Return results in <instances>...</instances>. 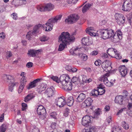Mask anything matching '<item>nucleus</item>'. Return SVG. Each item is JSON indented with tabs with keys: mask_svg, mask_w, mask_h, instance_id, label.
I'll return each mask as SVG.
<instances>
[{
	"mask_svg": "<svg viewBox=\"0 0 132 132\" xmlns=\"http://www.w3.org/2000/svg\"><path fill=\"white\" fill-rule=\"evenodd\" d=\"M75 35L74 32L70 35L68 32H62L59 37V41L61 43L59 46L58 51H62L67 45L69 44V43L73 42L75 39Z\"/></svg>",
	"mask_w": 132,
	"mask_h": 132,
	"instance_id": "f257e3e1",
	"label": "nucleus"
},
{
	"mask_svg": "<svg viewBox=\"0 0 132 132\" xmlns=\"http://www.w3.org/2000/svg\"><path fill=\"white\" fill-rule=\"evenodd\" d=\"M62 17L61 15H58L53 18L49 19L47 23L43 26L42 25L41 27H42L43 29H45L46 31H50L52 29L53 24L55 23H56L58 21L60 20Z\"/></svg>",
	"mask_w": 132,
	"mask_h": 132,
	"instance_id": "f03ea898",
	"label": "nucleus"
},
{
	"mask_svg": "<svg viewBox=\"0 0 132 132\" xmlns=\"http://www.w3.org/2000/svg\"><path fill=\"white\" fill-rule=\"evenodd\" d=\"M97 32H99L102 38L105 39L111 37L114 33V30L110 29L100 30Z\"/></svg>",
	"mask_w": 132,
	"mask_h": 132,
	"instance_id": "7ed1b4c3",
	"label": "nucleus"
},
{
	"mask_svg": "<svg viewBox=\"0 0 132 132\" xmlns=\"http://www.w3.org/2000/svg\"><path fill=\"white\" fill-rule=\"evenodd\" d=\"M110 75L109 73L107 72L106 73L102 75L100 78V81H103L104 84L107 86L111 87L113 85V83L111 80L110 81H108V77Z\"/></svg>",
	"mask_w": 132,
	"mask_h": 132,
	"instance_id": "20e7f679",
	"label": "nucleus"
},
{
	"mask_svg": "<svg viewBox=\"0 0 132 132\" xmlns=\"http://www.w3.org/2000/svg\"><path fill=\"white\" fill-rule=\"evenodd\" d=\"M42 26V24H39L35 26L33 29V31H30L27 33L26 36V38L28 40L31 39L33 36L38 32V29Z\"/></svg>",
	"mask_w": 132,
	"mask_h": 132,
	"instance_id": "39448f33",
	"label": "nucleus"
},
{
	"mask_svg": "<svg viewBox=\"0 0 132 132\" xmlns=\"http://www.w3.org/2000/svg\"><path fill=\"white\" fill-rule=\"evenodd\" d=\"M125 1L122 5V10L125 11H129L132 9V3L129 0Z\"/></svg>",
	"mask_w": 132,
	"mask_h": 132,
	"instance_id": "423d86ee",
	"label": "nucleus"
},
{
	"mask_svg": "<svg viewBox=\"0 0 132 132\" xmlns=\"http://www.w3.org/2000/svg\"><path fill=\"white\" fill-rule=\"evenodd\" d=\"M79 19V17L77 14H72L68 17V19H65V21L67 23L71 24L76 22Z\"/></svg>",
	"mask_w": 132,
	"mask_h": 132,
	"instance_id": "0eeeda50",
	"label": "nucleus"
},
{
	"mask_svg": "<svg viewBox=\"0 0 132 132\" xmlns=\"http://www.w3.org/2000/svg\"><path fill=\"white\" fill-rule=\"evenodd\" d=\"M107 52L109 55L111 56L115 55V57L117 59H120L121 58V56L116 49L112 48H110L108 49Z\"/></svg>",
	"mask_w": 132,
	"mask_h": 132,
	"instance_id": "6e6552de",
	"label": "nucleus"
},
{
	"mask_svg": "<svg viewBox=\"0 0 132 132\" xmlns=\"http://www.w3.org/2000/svg\"><path fill=\"white\" fill-rule=\"evenodd\" d=\"M115 17L118 24L120 25H122L125 22V18L123 15L121 14H116Z\"/></svg>",
	"mask_w": 132,
	"mask_h": 132,
	"instance_id": "1a4fd4ad",
	"label": "nucleus"
},
{
	"mask_svg": "<svg viewBox=\"0 0 132 132\" xmlns=\"http://www.w3.org/2000/svg\"><path fill=\"white\" fill-rule=\"evenodd\" d=\"M111 63L109 61H106L102 62V68L106 72H109L110 71L112 67L111 66Z\"/></svg>",
	"mask_w": 132,
	"mask_h": 132,
	"instance_id": "9d476101",
	"label": "nucleus"
},
{
	"mask_svg": "<svg viewBox=\"0 0 132 132\" xmlns=\"http://www.w3.org/2000/svg\"><path fill=\"white\" fill-rule=\"evenodd\" d=\"M61 97L56 98L55 100V103L56 105L59 107H63L66 104L65 101L63 98V96Z\"/></svg>",
	"mask_w": 132,
	"mask_h": 132,
	"instance_id": "9b49d317",
	"label": "nucleus"
},
{
	"mask_svg": "<svg viewBox=\"0 0 132 132\" xmlns=\"http://www.w3.org/2000/svg\"><path fill=\"white\" fill-rule=\"evenodd\" d=\"M37 112L38 115L44 117H45V114L46 113V110L44 107L40 105L39 106L37 109Z\"/></svg>",
	"mask_w": 132,
	"mask_h": 132,
	"instance_id": "f8f14e48",
	"label": "nucleus"
},
{
	"mask_svg": "<svg viewBox=\"0 0 132 132\" xmlns=\"http://www.w3.org/2000/svg\"><path fill=\"white\" fill-rule=\"evenodd\" d=\"M26 81V78L25 77H23L21 78L20 80L21 84L19 87L18 90L19 93H20L22 91Z\"/></svg>",
	"mask_w": 132,
	"mask_h": 132,
	"instance_id": "ddd939ff",
	"label": "nucleus"
},
{
	"mask_svg": "<svg viewBox=\"0 0 132 132\" xmlns=\"http://www.w3.org/2000/svg\"><path fill=\"white\" fill-rule=\"evenodd\" d=\"M3 79L5 81L9 83H12L14 81L13 77L10 75L4 74L3 76Z\"/></svg>",
	"mask_w": 132,
	"mask_h": 132,
	"instance_id": "4468645a",
	"label": "nucleus"
},
{
	"mask_svg": "<svg viewBox=\"0 0 132 132\" xmlns=\"http://www.w3.org/2000/svg\"><path fill=\"white\" fill-rule=\"evenodd\" d=\"M62 87L65 90L70 91L72 89V83L69 80L68 81L66 82V84L62 85Z\"/></svg>",
	"mask_w": 132,
	"mask_h": 132,
	"instance_id": "2eb2a0df",
	"label": "nucleus"
},
{
	"mask_svg": "<svg viewBox=\"0 0 132 132\" xmlns=\"http://www.w3.org/2000/svg\"><path fill=\"white\" fill-rule=\"evenodd\" d=\"M91 116H85L82 119V124L84 126L86 125L91 122Z\"/></svg>",
	"mask_w": 132,
	"mask_h": 132,
	"instance_id": "dca6fc26",
	"label": "nucleus"
},
{
	"mask_svg": "<svg viewBox=\"0 0 132 132\" xmlns=\"http://www.w3.org/2000/svg\"><path fill=\"white\" fill-rule=\"evenodd\" d=\"M119 71L122 76H125L127 74V69L124 65L120 66L119 68Z\"/></svg>",
	"mask_w": 132,
	"mask_h": 132,
	"instance_id": "f3484780",
	"label": "nucleus"
},
{
	"mask_svg": "<svg viewBox=\"0 0 132 132\" xmlns=\"http://www.w3.org/2000/svg\"><path fill=\"white\" fill-rule=\"evenodd\" d=\"M59 79V82H61L62 86L66 84V82H67L68 81V80H69L70 78L68 76L62 75L61 76Z\"/></svg>",
	"mask_w": 132,
	"mask_h": 132,
	"instance_id": "a211bd4d",
	"label": "nucleus"
},
{
	"mask_svg": "<svg viewBox=\"0 0 132 132\" xmlns=\"http://www.w3.org/2000/svg\"><path fill=\"white\" fill-rule=\"evenodd\" d=\"M54 88L52 87L47 88L45 92V93L48 95V97H50L52 96L54 94Z\"/></svg>",
	"mask_w": 132,
	"mask_h": 132,
	"instance_id": "6ab92c4d",
	"label": "nucleus"
},
{
	"mask_svg": "<svg viewBox=\"0 0 132 132\" xmlns=\"http://www.w3.org/2000/svg\"><path fill=\"white\" fill-rule=\"evenodd\" d=\"M93 100L90 97H88L85 101L84 102L82 103V106L83 108H86L91 105Z\"/></svg>",
	"mask_w": 132,
	"mask_h": 132,
	"instance_id": "aec40b11",
	"label": "nucleus"
},
{
	"mask_svg": "<svg viewBox=\"0 0 132 132\" xmlns=\"http://www.w3.org/2000/svg\"><path fill=\"white\" fill-rule=\"evenodd\" d=\"M122 33L120 30H118L113 36L114 39H121L122 38Z\"/></svg>",
	"mask_w": 132,
	"mask_h": 132,
	"instance_id": "412c9836",
	"label": "nucleus"
},
{
	"mask_svg": "<svg viewBox=\"0 0 132 132\" xmlns=\"http://www.w3.org/2000/svg\"><path fill=\"white\" fill-rule=\"evenodd\" d=\"M123 96L122 95L118 96L115 98V102L120 104H122L123 102Z\"/></svg>",
	"mask_w": 132,
	"mask_h": 132,
	"instance_id": "4be33fe9",
	"label": "nucleus"
},
{
	"mask_svg": "<svg viewBox=\"0 0 132 132\" xmlns=\"http://www.w3.org/2000/svg\"><path fill=\"white\" fill-rule=\"evenodd\" d=\"M45 10L46 11H50L54 8V6L51 3H47L45 5Z\"/></svg>",
	"mask_w": 132,
	"mask_h": 132,
	"instance_id": "5701e85b",
	"label": "nucleus"
},
{
	"mask_svg": "<svg viewBox=\"0 0 132 132\" xmlns=\"http://www.w3.org/2000/svg\"><path fill=\"white\" fill-rule=\"evenodd\" d=\"M40 51L39 50H31L28 51V54L30 55L31 56L35 57Z\"/></svg>",
	"mask_w": 132,
	"mask_h": 132,
	"instance_id": "b1692460",
	"label": "nucleus"
},
{
	"mask_svg": "<svg viewBox=\"0 0 132 132\" xmlns=\"http://www.w3.org/2000/svg\"><path fill=\"white\" fill-rule=\"evenodd\" d=\"M85 97L86 95L85 94L83 93H81L77 98L76 101L78 102H81L85 98Z\"/></svg>",
	"mask_w": 132,
	"mask_h": 132,
	"instance_id": "393cba45",
	"label": "nucleus"
},
{
	"mask_svg": "<svg viewBox=\"0 0 132 132\" xmlns=\"http://www.w3.org/2000/svg\"><path fill=\"white\" fill-rule=\"evenodd\" d=\"M35 96V95L33 94H28L25 97L24 101L26 102H27L34 97Z\"/></svg>",
	"mask_w": 132,
	"mask_h": 132,
	"instance_id": "a878e982",
	"label": "nucleus"
},
{
	"mask_svg": "<svg viewBox=\"0 0 132 132\" xmlns=\"http://www.w3.org/2000/svg\"><path fill=\"white\" fill-rule=\"evenodd\" d=\"M47 87V85L45 84H42L40 86V88L37 89L38 92L40 94Z\"/></svg>",
	"mask_w": 132,
	"mask_h": 132,
	"instance_id": "bb28decb",
	"label": "nucleus"
},
{
	"mask_svg": "<svg viewBox=\"0 0 132 132\" xmlns=\"http://www.w3.org/2000/svg\"><path fill=\"white\" fill-rule=\"evenodd\" d=\"M74 100L73 97L70 96L69 97L67 100V104L69 106H72Z\"/></svg>",
	"mask_w": 132,
	"mask_h": 132,
	"instance_id": "cd10ccee",
	"label": "nucleus"
},
{
	"mask_svg": "<svg viewBox=\"0 0 132 132\" xmlns=\"http://www.w3.org/2000/svg\"><path fill=\"white\" fill-rule=\"evenodd\" d=\"M92 4L89 3L86 4L82 8V11L83 13H84L86 12L92 6Z\"/></svg>",
	"mask_w": 132,
	"mask_h": 132,
	"instance_id": "c85d7f7f",
	"label": "nucleus"
},
{
	"mask_svg": "<svg viewBox=\"0 0 132 132\" xmlns=\"http://www.w3.org/2000/svg\"><path fill=\"white\" fill-rule=\"evenodd\" d=\"M100 111L99 108L98 109V110H96L95 111L94 113V115L93 116H91L92 118H93L97 119L98 118V116H99L100 114Z\"/></svg>",
	"mask_w": 132,
	"mask_h": 132,
	"instance_id": "c756f323",
	"label": "nucleus"
},
{
	"mask_svg": "<svg viewBox=\"0 0 132 132\" xmlns=\"http://www.w3.org/2000/svg\"><path fill=\"white\" fill-rule=\"evenodd\" d=\"M71 82L73 83L76 84H78L79 82V78L76 77H74L72 79Z\"/></svg>",
	"mask_w": 132,
	"mask_h": 132,
	"instance_id": "7c9ffc66",
	"label": "nucleus"
},
{
	"mask_svg": "<svg viewBox=\"0 0 132 132\" xmlns=\"http://www.w3.org/2000/svg\"><path fill=\"white\" fill-rule=\"evenodd\" d=\"M82 43L84 45H87L89 44V39L87 38H84L82 39Z\"/></svg>",
	"mask_w": 132,
	"mask_h": 132,
	"instance_id": "2f4dec72",
	"label": "nucleus"
},
{
	"mask_svg": "<svg viewBox=\"0 0 132 132\" xmlns=\"http://www.w3.org/2000/svg\"><path fill=\"white\" fill-rule=\"evenodd\" d=\"M6 128L5 124H2L0 127V132H5L6 130Z\"/></svg>",
	"mask_w": 132,
	"mask_h": 132,
	"instance_id": "473e14b6",
	"label": "nucleus"
},
{
	"mask_svg": "<svg viewBox=\"0 0 132 132\" xmlns=\"http://www.w3.org/2000/svg\"><path fill=\"white\" fill-rule=\"evenodd\" d=\"M37 9L40 12L46 11L45 10V6H43L41 5H39L37 7Z\"/></svg>",
	"mask_w": 132,
	"mask_h": 132,
	"instance_id": "72a5a7b5",
	"label": "nucleus"
},
{
	"mask_svg": "<svg viewBox=\"0 0 132 132\" xmlns=\"http://www.w3.org/2000/svg\"><path fill=\"white\" fill-rule=\"evenodd\" d=\"M95 129L93 127L89 128V129H84L83 130L82 132H95Z\"/></svg>",
	"mask_w": 132,
	"mask_h": 132,
	"instance_id": "f704fd0d",
	"label": "nucleus"
},
{
	"mask_svg": "<svg viewBox=\"0 0 132 132\" xmlns=\"http://www.w3.org/2000/svg\"><path fill=\"white\" fill-rule=\"evenodd\" d=\"M12 85L10 86H9V90L11 92H12L13 89V87L15 86L16 85H17L18 84L17 82H16L14 83H11Z\"/></svg>",
	"mask_w": 132,
	"mask_h": 132,
	"instance_id": "c9c22d12",
	"label": "nucleus"
},
{
	"mask_svg": "<svg viewBox=\"0 0 132 132\" xmlns=\"http://www.w3.org/2000/svg\"><path fill=\"white\" fill-rule=\"evenodd\" d=\"M122 126L124 128L126 129H127L129 128V126L125 121H122Z\"/></svg>",
	"mask_w": 132,
	"mask_h": 132,
	"instance_id": "e433bc0d",
	"label": "nucleus"
},
{
	"mask_svg": "<svg viewBox=\"0 0 132 132\" xmlns=\"http://www.w3.org/2000/svg\"><path fill=\"white\" fill-rule=\"evenodd\" d=\"M86 31L87 34H90L94 31L93 28L91 27L87 28L86 29Z\"/></svg>",
	"mask_w": 132,
	"mask_h": 132,
	"instance_id": "4c0bfd02",
	"label": "nucleus"
},
{
	"mask_svg": "<svg viewBox=\"0 0 132 132\" xmlns=\"http://www.w3.org/2000/svg\"><path fill=\"white\" fill-rule=\"evenodd\" d=\"M54 81H56L58 83L59 82V80L58 77L57 76H52L50 77Z\"/></svg>",
	"mask_w": 132,
	"mask_h": 132,
	"instance_id": "58836bf2",
	"label": "nucleus"
},
{
	"mask_svg": "<svg viewBox=\"0 0 132 132\" xmlns=\"http://www.w3.org/2000/svg\"><path fill=\"white\" fill-rule=\"evenodd\" d=\"M32 130V132H39V129L37 128H36L35 126L31 128L30 131H31Z\"/></svg>",
	"mask_w": 132,
	"mask_h": 132,
	"instance_id": "ea45409f",
	"label": "nucleus"
},
{
	"mask_svg": "<svg viewBox=\"0 0 132 132\" xmlns=\"http://www.w3.org/2000/svg\"><path fill=\"white\" fill-rule=\"evenodd\" d=\"M27 104L24 103H23L22 104V110L25 111L27 108Z\"/></svg>",
	"mask_w": 132,
	"mask_h": 132,
	"instance_id": "a19ab883",
	"label": "nucleus"
},
{
	"mask_svg": "<svg viewBox=\"0 0 132 132\" xmlns=\"http://www.w3.org/2000/svg\"><path fill=\"white\" fill-rule=\"evenodd\" d=\"M29 86L27 87V88L28 89H30L36 86L34 84H33L32 82L29 83Z\"/></svg>",
	"mask_w": 132,
	"mask_h": 132,
	"instance_id": "79ce46f5",
	"label": "nucleus"
},
{
	"mask_svg": "<svg viewBox=\"0 0 132 132\" xmlns=\"http://www.w3.org/2000/svg\"><path fill=\"white\" fill-rule=\"evenodd\" d=\"M130 99L132 102L131 103H129L128 104V109H130L132 107V94L130 96Z\"/></svg>",
	"mask_w": 132,
	"mask_h": 132,
	"instance_id": "37998d69",
	"label": "nucleus"
},
{
	"mask_svg": "<svg viewBox=\"0 0 132 132\" xmlns=\"http://www.w3.org/2000/svg\"><path fill=\"white\" fill-rule=\"evenodd\" d=\"M98 90L100 93V95H102L104 94L105 92V90L102 88H99Z\"/></svg>",
	"mask_w": 132,
	"mask_h": 132,
	"instance_id": "c03bdc74",
	"label": "nucleus"
},
{
	"mask_svg": "<svg viewBox=\"0 0 132 132\" xmlns=\"http://www.w3.org/2000/svg\"><path fill=\"white\" fill-rule=\"evenodd\" d=\"M40 40L42 42H45L48 40V39L46 36H43L40 38Z\"/></svg>",
	"mask_w": 132,
	"mask_h": 132,
	"instance_id": "a18cd8bd",
	"label": "nucleus"
},
{
	"mask_svg": "<svg viewBox=\"0 0 132 132\" xmlns=\"http://www.w3.org/2000/svg\"><path fill=\"white\" fill-rule=\"evenodd\" d=\"M101 60H98L96 61L95 62L94 64L96 66L100 65L101 64Z\"/></svg>",
	"mask_w": 132,
	"mask_h": 132,
	"instance_id": "49530a36",
	"label": "nucleus"
},
{
	"mask_svg": "<svg viewBox=\"0 0 132 132\" xmlns=\"http://www.w3.org/2000/svg\"><path fill=\"white\" fill-rule=\"evenodd\" d=\"M114 129V130H112V132H120L121 131V129L119 127H116Z\"/></svg>",
	"mask_w": 132,
	"mask_h": 132,
	"instance_id": "de8ad7c7",
	"label": "nucleus"
},
{
	"mask_svg": "<svg viewBox=\"0 0 132 132\" xmlns=\"http://www.w3.org/2000/svg\"><path fill=\"white\" fill-rule=\"evenodd\" d=\"M33 65V63L32 62H29L27 64L26 66L28 68H31L32 67Z\"/></svg>",
	"mask_w": 132,
	"mask_h": 132,
	"instance_id": "09e8293b",
	"label": "nucleus"
},
{
	"mask_svg": "<svg viewBox=\"0 0 132 132\" xmlns=\"http://www.w3.org/2000/svg\"><path fill=\"white\" fill-rule=\"evenodd\" d=\"M56 113L55 112H53L50 113V116L53 118H56Z\"/></svg>",
	"mask_w": 132,
	"mask_h": 132,
	"instance_id": "8fccbe9b",
	"label": "nucleus"
},
{
	"mask_svg": "<svg viewBox=\"0 0 132 132\" xmlns=\"http://www.w3.org/2000/svg\"><path fill=\"white\" fill-rule=\"evenodd\" d=\"M40 79H37L34 80L32 82L33 83V84H34L35 86H36V84L40 81Z\"/></svg>",
	"mask_w": 132,
	"mask_h": 132,
	"instance_id": "3c124183",
	"label": "nucleus"
},
{
	"mask_svg": "<svg viewBox=\"0 0 132 132\" xmlns=\"http://www.w3.org/2000/svg\"><path fill=\"white\" fill-rule=\"evenodd\" d=\"M76 0H67V2L68 4H74L76 2Z\"/></svg>",
	"mask_w": 132,
	"mask_h": 132,
	"instance_id": "603ef678",
	"label": "nucleus"
},
{
	"mask_svg": "<svg viewBox=\"0 0 132 132\" xmlns=\"http://www.w3.org/2000/svg\"><path fill=\"white\" fill-rule=\"evenodd\" d=\"M7 56L6 57H10L12 56V54L10 51H7Z\"/></svg>",
	"mask_w": 132,
	"mask_h": 132,
	"instance_id": "864d4df0",
	"label": "nucleus"
},
{
	"mask_svg": "<svg viewBox=\"0 0 132 132\" xmlns=\"http://www.w3.org/2000/svg\"><path fill=\"white\" fill-rule=\"evenodd\" d=\"M90 95L94 96H95L96 94L95 93V89L92 90L90 93Z\"/></svg>",
	"mask_w": 132,
	"mask_h": 132,
	"instance_id": "5fc2aeb1",
	"label": "nucleus"
},
{
	"mask_svg": "<svg viewBox=\"0 0 132 132\" xmlns=\"http://www.w3.org/2000/svg\"><path fill=\"white\" fill-rule=\"evenodd\" d=\"M83 55L84 56H83V57L82 58V60L84 61H86L87 59V56L85 54H84Z\"/></svg>",
	"mask_w": 132,
	"mask_h": 132,
	"instance_id": "6e6d98bb",
	"label": "nucleus"
},
{
	"mask_svg": "<svg viewBox=\"0 0 132 132\" xmlns=\"http://www.w3.org/2000/svg\"><path fill=\"white\" fill-rule=\"evenodd\" d=\"M98 53V52L97 51H94L92 52L91 54L93 55H96Z\"/></svg>",
	"mask_w": 132,
	"mask_h": 132,
	"instance_id": "4d7b16f0",
	"label": "nucleus"
},
{
	"mask_svg": "<svg viewBox=\"0 0 132 132\" xmlns=\"http://www.w3.org/2000/svg\"><path fill=\"white\" fill-rule=\"evenodd\" d=\"M56 123L55 122H53L51 125V127L53 129L55 128Z\"/></svg>",
	"mask_w": 132,
	"mask_h": 132,
	"instance_id": "13d9d810",
	"label": "nucleus"
},
{
	"mask_svg": "<svg viewBox=\"0 0 132 132\" xmlns=\"http://www.w3.org/2000/svg\"><path fill=\"white\" fill-rule=\"evenodd\" d=\"M12 15L13 16V18L15 20H16L17 19V14L15 13H13Z\"/></svg>",
	"mask_w": 132,
	"mask_h": 132,
	"instance_id": "bf43d9fd",
	"label": "nucleus"
},
{
	"mask_svg": "<svg viewBox=\"0 0 132 132\" xmlns=\"http://www.w3.org/2000/svg\"><path fill=\"white\" fill-rule=\"evenodd\" d=\"M5 37V33L3 32H2V33L0 34V37L4 39Z\"/></svg>",
	"mask_w": 132,
	"mask_h": 132,
	"instance_id": "052dcab7",
	"label": "nucleus"
},
{
	"mask_svg": "<svg viewBox=\"0 0 132 132\" xmlns=\"http://www.w3.org/2000/svg\"><path fill=\"white\" fill-rule=\"evenodd\" d=\"M110 109L109 106L108 105H106L104 108L105 111H109Z\"/></svg>",
	"mask_w": 132,
	"mask_h": 132,
	"instance_id": "680f3d73",
	"label": "nucleus"
},
{
	"mask_svg": "<svg viewBox=\"0 0 132 132\" xmlns=\"http://www.w3.org/2000/svg\"><path fill=\"white\" fill-rule=\"evenodd\" d=\"M70 53L71 54L74 55H76V54L75 53V51H74V50H73L72 49H71L69 51Z\"/></svg>",
	"mask_w": 132,
	"mask_h": 132,
	"instance_id": "e2e57ef3",
	"label": "nucleus"
},
{
	"mask_svg": "<svg viewBox=\"0 0 132 132\" xmlns=\"http://www.w3.org/2000/svg\"><path fill=\"white\" fill-rule=\"evenodd\" d=\"M125 109L122 108L119 110L118 112L117 113V115H118L120 113H122L123 111L124 110H125Z\"/></svg>",
	"mask_w": 132,
	"mask_h": 132,
	"instance_id": "0e129e2a",
	"label": "nucleus"
},
{
	"mask_svg": "<svg viewBox=\"0 0 132 132\" xmlns=\"http://www.w3.org/2000/svg\"><path fill=\"white\" fill-rule=\"evenodd\" d=\"M4 113H3L0 117V122H2L4 118Z\"/></svg>",
	"mask_w": 132,
	"mask_h": 132,
	"instance_id": "69168bd1",
	"label": "nucleus"
},
{
	"mask_svg": "<svg viewBox=\"0 0 132 132\" xmlns=\"http://www.w3.org/2000/svg\"><path fill=\"white\" fill-rule=\"evenodd\" d=\"M107 120L108 123H109L111 121V117L110 116H109L108 118L107 119Z\"/></svg>",
	"mask_w": 132,
	"mask_h": 132,
	"instance_id": "338daca9",
	"label": "nucleus"
},
{
	"mask_svg": "<svg viewBox=\"0 0 132 132\" xmlns=\"http://www.w3.org/2000/svg\"><path fill=\"white\" fill-rule=\"evenodd\" d=\"M95 96H97L98 95H100V93L99 92L98 89L95 90Z\"/></svg>",
	"mask_w": 132,
	"mask_h": 132,
	"instance_id": "774afa93",
	"label": "nucleus"
}]
</instances>
